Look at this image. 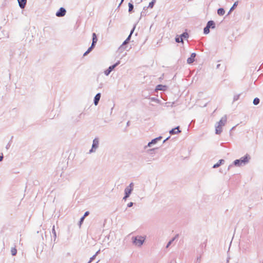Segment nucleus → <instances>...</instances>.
<instances>
[{
	"label": "nucleus",
	"instance_id": "f257e3e1",
	"mask_svg": "<svg viewBox=\"0 0 263 263\" xmlns=\"http://www.w3.org/2000/svg\"><path fill=\"white\" fill-rule=\"evenodd\" d=\"M145 238L141 236H137L132 237L133 243L138 247H141L144 243Z\"/></svg>",
	"mask_w": 263,
	"mask_h": 263
},
{
	"label": "nucleus",
	"instance_id": "f03ea898",
	"mask_svg": "<svg viewBox=\"0 0 263 263\" xmlns=\"http://www.w3.org/2000/svg\"><path fill=\"white\" fill-rule=\"evenodd\" d=\"M134 183L131 182L128 186H127L124 190V194L125 195L123 198V199L126 200L127 198H128L131 194L134 187Z\"/></svg>",
	"mask_w": 263,
	"mask_h": 263
},
{
	"label": "nucleus",
	"instance_id": "7ed1b4c3",
	"mask_svg": "<svg viewBox=\"0 0 263 263\" xmlns=\"http://www.w3.org/2000/svg\"><path fill=\"white\" fill-rule=\"evenodd\" d=\"M226 122L225 118H222L218 123V125L216 127V133L219 134L222 131V127L224 125Z\"/></svg>",
	"mask_w": 263,
	"mask_h": 263
},
{
	"label": "nucleus",
	"instance_id": "20e7f679",
	"mask_svg": "<svg viewBox=\"0 0 263 263\" xmlns=\"http://www.w3.org/2000/svg\"><path fill=\"white\" fill-rule=\"evenodd\" d=\"M249 159H250V158L249 157V156L248 155H246L245 157H242L240 159L236 160L234 161V164H238V163H239L240 162L241 163H248L249 162Z\"/></svg>",
	"mask_w": 263,
	"mask_h": 263
},
{
	"label": "nucleus",
	"instance_id": "39448f33",
	"mask_svg": "<svg viewBox=\"0 0 263 263\" xmlns=\"http://www.w3.org/2000/svg\"><path fill=\"white\" fill-rule=\"evenodd\" d=\"M99 146V140L98 139L96 138L93 141V144L92 145V148L90 150V152H94L98 147Z\"/></svg>",
	"mask_w": 263,
	"mask_h": 263
},
{
	"label": "nucleus",
	"instance_id": "423d86ee",
	"mask_svg": "<svg viewBox=\"0 0 263 263\" xmlns=\"http://www.w3.org/2000/svg\"><path fill=\"white\" fill-rule=\"evenodd\" d=\"M119 64V62L116 63L115 64L109 67V68L104 71L105 75L108 76L110 72Z\"/></svg>",
	"mask_w": 263,
	"mask_h": 263
},
{
	"label": "nucleus",
	"instance_id": "0eeeda50",
	"mask_svg": "<svg viewBox=\"0 0 263 263\" xmlns=\"http://www.w3.org/2000/svg\"><path fill=\"white\" fill-rule=\"evenodd\" d=\"M66 14V10L63 8H61L56 13V15L58 17L63 16Z\"/></svg>",
	"mask_w": 263,
	"mask_h": 263
},
{
	"label": "nucleus",
	"instance_id": "6e6552de",
	"mask_svg": "<svg viewBox=\"0 0 263 263\" xmlns=\"http://www.w3.org/2000/svg\"><path fill=\"white\" fill-rule=\"evenodd\" d=\"M196 57V54L195 53H192L191 57L189 58L187 60V62L189 64L192 63L195 61V58Z\"/></svg>",
	"mask_w": 263,
	"mask_h": 263
},
{
	"label": "nucleus",
	"instance_id": "1a4fd4ad",
	"mask_svg": "<svg viewBox=\"0 0 263 263\" xmlns=\"http://www.w3.org/2000/svg\"><path fill=\"white\" fill-rule=\"evenodd\" d=\"M101 95L100 93H98L96 95L94 99V104L95 105H97L98 104V102L100 99Z\"/></svg>",
	"mask_w": 263,
	"mask_h": 263
},
{
	"label": "nucleus",
	"instance_id": "9d476101",
	"mask_svg": "<svg viewBox=\"0 0 263 263\" xmlns=\"http://www.w3.org/2000/svg\"><path fill=\"white\" fill-rule=\"evenodd\" d=\"M180 132V130L179 129V127H177L175 128L172 129L171 130H170V133L172 135H173V134L179 133Z\"/></svg>",
	"mask_w": 263,
	"mask_h": 263
},
{
	"label": "nucleus",
	"instance_id": "9b49d317",
	"mask_svg": "<svg viewBox=\"0 0 263 263\" xmlns=\"http://www.w3.org/2000/svg\"><path fill=\"white\" fill-rule=\"evenodd\" d=\"M19 3V6L21 8H24L26 4V0H17Z\"/></svg>",
	"mask_w": 263,
	"mask_h": 263
},
{
	"label": "nucleus",
	"instance_id": "f8f14e48",
	"mask_svg": "<svg viewBox=\"0 0 263 263\" xmlns=\"http://www.w3.org/2000/svg\"><path fill=\"white\" fill-rule=\"evenodd\" d=\"M98 39L97 37V35L95 33L92 34V46H94L95 44L97 42Z\"/></svg>",
	"mask_w": 263,
	"mask_h": 263
},
{
	"label": "nucleus",
	"instance_id": "ddd939ff",
	"mask_svg": "<svg viewBox=\"0 0 263 263\" xmlns=\"http://www.w3.org/2000/svg\"><path fill=\"white\" fill-rule=\"evenodd\" d=\"M222 166H224V168H223H223H221L220 169V172L221 173L226 174V172H227V171H228V170H229V168H230V166L229 165L228 167H227V165H222Z\"/></svg>",
	"mask_w": 263,
	"mask_h": 263
},
{
	"label": "nucleus",
	"instance_id": "4468645a",
	"mask_svg": "<svg viewBox=\"0 0 263 263\" xmlns=\"http://www.w3.org/2000/svg\"><path fill=\"white\" fill-rule=\"evenodd\" d=\"M206 26L209 28H215V23L213 21H210L208 22Z\"/></svg>",
	"mask_w": 263,
	"mask_h": 263
},
{
	"label": "nucleus",
	"instance_id": "2eb2a0df",
	"mask_svg": "<svg viewBox=\"0 0 263 263\" xmlns=\"http://www.w3.org/2000/svg\"><path fill=\"white\" fill-rule=\"evenodd\" d=\"M188 36H189V35H188L187 33H186V32L183 33L180 36V42L183 43V38H184V39L185 38H187Z\"/></svg>",
	"mask_w": 263,
	"mask_h": 263
},
{
	"label": "nucleus",
	"instance_id": "dca6fc26",
	"mask_svg": "<svg viewBox=\"0 0 263 263\" xmlns=\"http://www.w3.org/2000/svg\"><path fill=\"white\" fill-rule=\"evenodd\" d=\"M166 86L162 85H158L156 87V89L159 90H164Z\"/></svg>",
	"mask_w": 263,
	"mask_h": 263
},
{
	"label": "nucleus",
	"instance_id": "f3484780",
	"mask_svg": "<svg viewBox=\"0 0 263 263\" xmlns=\"http://www.w3.org/2000/svg\"><path fill=\"white\" fill-rule=\"evenodd\" d=\"M225 11L223 8H219L217 11V13L219 15H223L224 14Z\"/></svg>",
	"mask_w": 263,
	"mask_h": 263
},
{
	"label": "nucleus",
	"instance_id": "a211bd4d",
	"mask_svg": "<svg viewBox=\"0 0 263 263\" xmlns=\"http://www.w3.org/2000/svg\"><path fill=\"white\" fill-rule=\"evenodd\" d=\"M178 236V235H177L175 237H174V238H173L171 240H170L168 241V242L167 243L166 246V248H168L169 246L172 243V242L175 240V239H176V238Z\"/></svg>",
	"mask_w": 263,
	"mask_h": 263
},
{
	"label": "nucleus",
	"instance_id": "6ab92c4d",
	"mask_svg": "<svg viewBox=\"0 0 263 263\" xmlns=\"http://www.w3.org/2000/svg\"><path fill=\"white\" fill-rule=\"evenodd\" d=\"M156 0H152V1L149 3L148 8H151V9L153 8L154 6V4L156 3Z\"/></svg>",
	"mask_w": 263,
	"mask_h": 263
},
{
	"label": "nucleus",
	"instance_id": "aec40b11",
	"mask_svg": "<svg viewBox=\"0 0 263 263\" xmlns=\"http://www.w3.org/2000/svg\"><path fill=\"white\" fill-rule=\"evenodd\" d=\"M134 28L132 30V31H131L130 33V34L129 35V36H128V37L126 39V40L124 41V43H123L124 44H126V43H128V41L129 40V39H130V36H131V35H132V33H133V32H134Z\"/></svg>",
	"mask_w": 263,
	"mask_h": 263
},
{
	"label": "nucleus",
	"instance_id": "412c9836",
	"mask_svg": "<svg viewBox=\"0 0 263 263\" xmlns=\"http://www.w3.org/2000/svg\"><path fill=\"white\" fill-rule=\"evenodd\" d=\"M11 254L13 256H15L17 253V250L15 248H12L11 250Z\"/></svg>",
	"mask_w": 263,
	"mask_h": 263
},
{
	"label": "nucleus",
	"instance_id": "4be33fe9",
	"mask_svg": "<svg viewBox=\"0 0 263 263\" xmlns=\"http://www.w3.org/2000/svg\"><path fill=\"white\" fill-rule=\"evenodd\" d=\"M52 233H53V234L54 235V239H55L56 237H57V235H56V232H55V227H54V226H53V227H52Z\"/></svg>",
	"mask_w": 263,
	"mask_h": 263
},
{
	"label": "nucleus",
	"instance_id": "5701e85b",
	"mask_svg": "<svg viewBox=\"0 0 263 263\" xmlns=\"http://www.w3.org/2000/svg\"><path fill=\"white\" fill-rule=\"evenodd\" d=\"M210 32V28L207 26L204 28V33L205 34H208Z\"/></svg>",
	"mask_w": 263,
	"mask_h": 263
},
{
	"label": "nucleus",
	"instance_id": "b1692460",
	"mask_svg": "<svg viewBox=\"0 0 263 263\" xmlns=\"http://www.w3.org/2000/svg\"><path fill=\"white\" fill-rule=\"evenodd\" d=\"M158 139H159L158 138H156V139H155L153 140L152 141V142L148 143V146H151L152 144L155 143Z\"/></svg>",
	"mask_w": 263,
	"mask_h": 263
},
{
	"label": "nucleus",
	"instance_id": "393cba45",
	"mask_svg": "<svg viewBox=\"0 0 263 263\" xmlns=\"http://www.w3.org/2000/svg\"><path fill=\"white\" fill-rule=\"evenodd\" d=\"M93 47V46H92V45L91 46V47H90L88 50L84 53V55H87L89 52H90V51L91 50V49H92V48Z\"/></svg>",
	"mask_w": 263,
	"mask_h": 263
},
{
	"label": "nucleus",
	"instance_id": "a878e982",
	"mask_svg": "<svg viewBox=\"0 0 263 263\" xmlns=\"http://www.w3.org/2000/svg\"><path fill=\"white\" fill-rule=\"evenodd\" d=\"M128 7H129V9H128L129 12H131L133 10V8H134V6H133V5L132 4L129 3L128 4Z\"/></svg>",
	"mask_w": 263,
	"mask_h": 263
},
{
	"label": "nucleus",
	"instance_id": "bb28decb",
	"mask_svg": "<svg viewBox=\"0 0 263 263\" xmlns=\"http://www.w3.org/2000/svg\"><path fill=\"white\" fill-rule=\"evenodd\" d=\"M259 103V99L258 98H255L253 100V103L254 105H257Z\"/></svg>",
	"mask_w": 263,
	"mask_h": 263
},
{
	"label": "nucleus",
	"instance_id": "cd10ccee",
	"mask_svg": "<svg viewBox=\"0 0 263 263\" xmlns=\"http://www.w3.org/2000/svg\"><path fill=\"white\" fill-rule=\"evenodd\" d=\"M85 218L84 217H82L81 218H80V220L79 221V227H80L81 224H82V223L84 221V220Z\"/></svg>",
	"mask_w": 263,
	"mask_h": 263
},
{
	"label": "nucleus",
	"instance_id": "c85d7f7f",
	"mask_svg": "<svg viewBox=\"0 0 263 263\" xmlns=\"http://www.w3.org/2000/svg\"><path fill=\"white\" fill-rule=\"evenodd\" d=\"M96 254H95L91 257H90V260L88 263L91 262L93 259H95V258H96Z\"/></svg>",
	"mask_w": 263,
	"mask_h": 263
},
{
	"label": "nucleus",
	"instance_id": "c756f323",
	"mask_svg": "<svg viewBox=\"0 0 263 263\" xmlns=\"http://www.w3.org/2000/svg\"><path fill=\"white\" fill-rule=\"evenodd\" d=\"M89 214V212L88 211H86L85 213H84V215H83V217H84V218H85V217L87 216Z\"/></svg>",
	"mask_w": 263,
	"mask_h": 263
},
{
	"label": "nucleus",
	"instance_id": "7c9ffc66",
	"mask_svg": "<svg viewBox=\"0 0 263 263\" xmlns=\"http://www.w3.org/2000/svg\"><path fill=\"white\" fill-rule=\"evenodd\" d=\"M224 162V161L222 159H221L219 161V163H217V164H223V163Z\"/></svg>",
	"mask_w": 263,
	"mask_h": 263
},
{
	"label": "nucleus",
	"instance_id": "2f4dec72",
	"mask_svg": "<svg viewBox=\"0 0 263 263\" xmlns=\"http://www.w3.org/2000/svg\"><path fill=\"white\" fill-rule=\"evenodd\" d=\"M133 204H134V203H133V202H129V203H128L127 204V206H128V208H130V207H132V206L133 205Z\"/></svg>",
	"mask_w": 263,
	"mask_h": 263
},
{
	"label": "nucleus",
	"instance_id": "473e14b6",
	"mask_svg": "<svg viewBox=\"0 0 263 263\" xmlns=\"http://www.w3.org/2000/svg\"><path fill=\"white\" fill-rule=\"evenodd\" d=\"M176 41L178 43L181 42H180V37H176Z\"/></svg>",
	"mask_w": 263,
	"mask_h": 263
},
{
	"label": "nucleus",
	"instance_id": "72a5a7b5",
	"mask_svg": "<svg viewBox=\"0 0 263 263\" xmlns=\"http://www.w3.org/2000/svg\"><path fill=\"white\" fill-rule=\"evenodd\" d=\"M200 261V257H198L197 259V262L199 263Z\"/></svg>",
	"mask_w": 263,
	"mask_h": 263
},
{
	"label": "nucleus",
	"instance_id": "f704fd0d",
	"mask_svg": "<svg viewBox=\"0 0 263 263\" xmlns=\"http://www.w3.org/2000/svg\"><path fill=\"white\" fill-rule=\"evenodd\" d=\"M230 259V257L229 256L227 257V263H229V260Z\"/></svg>",
	"mask_w": 263,
	"mask_h": 263
},
{
	"label": "nucleus",
	"instance_id": "c9c22d12",
	"mask_svg": "<svg viewBox=\"0 0 263 263\" xmlns=\"http://www.w3.org/2000/svg\"><path fill=\"white\" fill-rule=\"evenodd\" d=\"M236 6H237V4L236 3H235L233 5V6L232 7V8L231 9V10H232L234 7H235Z\"/></svg>",
	"mask_w": 263,
	"mask_h": 263
},
{
	"label": "nucleus",
	"instance_id": "e433bc0d",
	"mask_svg": "<svg viewBox=\"0 0 263 263\" xmlns=\"http://www.w3.org/2000/svg\"><path fill=\"white\" fill-rule=\"evenodd\" d=\"M220 166V165H213V168H217V167H218Z\"/></svg>",
	"mask_w": 263,
	"mask_h": 263
},
{
	"label": "nucleus",
	"instance_id": "4c0bfd02",
	"mask_svg": "<svg viewBox=\"0 0 263 263\" xmlns=\"http://www.w3.org/2000/svg\"><path fill=\"white\" fill-rule=\"evenodd\" d=\"M3 155H0V161H1L3 159Z\"/></svg>",
	"mask_w": 263,
	"mask_h": 263
},
{
	"label": "nucleus",
	"instance_id": "58836bf2",
	"mask_svg": "<svg viewBox=\"0 0 263 263\" xmlns=\"http://www.w3.org/2000/svg\"><path fill=\"white\" fill-rule=\"evenodd\" d=\"M99 252H100V250H99L98 251H97V252H96V253L95 254H96V256H97V254L99 253Z\"/></svg>",
	"mask_w": 263,
	"mask_h": 263
},
{
	"label": "nucleus",
	"instance_id": "ea45409f",
	"mask_svg": "<svg viewBox=\"0 0 263 263\" xmlns=\"http://www.w3.org/2000/svg\"><path fill=\"white\" fill-rule=\"evenodd\" d=\"M96 263H98V262H97Z\"/></svg>",
	"mask_w": 263,
	"mask_h": 263
},
{
	"label": "nucleus",
	"instance_id": "a19ab883",
	"mask_svg": "<svg viewBox=\"0 0 263 263\" xmlns=\"http://www.w3.org/2000/svg\"><path fill=\"white\" fill-rule=\"evenodd\" d=\"M123 0H122V2L123 1Z\"/></svg>",
	"mask_w": 263,
	"mask_h": 263
},
{
	"label": "nucleus",
	"instance_id": "79ce46f5",
	"mask_svg": "<svg viewBox=\"0 0 263 263\" xmlns=\"http://www.w3.org/2000/svg\"><path fill=\"white\" fill-rule=\"evenodd\" d=\"M262 263H263V261H262Z\"/></svg>",
	"mask_w": 263,
	"mask_h": 263
}]
</instances>
